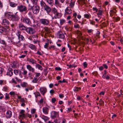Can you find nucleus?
<instances>
[{
    "mask_svg": "<svg viewBox=\"0 0 123 123\" xmlns=\"http://www.w3.org/2000/svg\"><path fill=\"white\" fill-rule=\"evenodd\" d=\"M35 66L37 68L39 69L40 70H43V68L39 64H37L36 63V65Z\"/></svg>",
    "mask_w": 123,
    "mask_h": 123,
    "instance_id": "nucleus-29",
    "label": "nucleus"
},
{
    "mask_svg": "<svg viewBox=\"0 0 123 123\" xmlns=\"http://www.w3.org/2000/svg\"><path fill=\"white\" fill-rule=\"evenodd\" d=\"M55 92L54 90H51L50 91V93L52 94L54 93Z\"/></svg>",
    "mask_w": 123,
    "mask_h": 123,
    "instance_id": "nucleus-64",
    "label": "nucleus"
},
{
    "mask_svg": "<svg viewBox=\"0 0 123 123\" xmlns=\"http://www.w3.org/2000/svg\"><path fill=\"white\" fill-rule=\"evenodd\" d=\"M52 48L53 49H55V46L54 45H52L49 48V49H51Z\"/></svg>",
    "mask_w": 123,
    "mask_h": 123,
    "instance_id": "nucleus-48",
    "label": "nucleus"
},
{
    "mask_svg": "<svg viewBox=\"0 0 123 123\" xmlns=\"http://www.w3.org/2000/svg\"><path fill=\"white\" fill-rule=\"evenodd\" d=\"M9 31V26H7L5 27H0V32L1 33H4V34H7Z\"/></svg>",
    "mask_w": 123,
    "mask_h": 123,
    "instance_id": "nucleus-4",
    "label": "nucleus"
},
{
    "mask_svg": "<svg viewBox=\"0 0 123 123\" xmlns=\"http://www.w3.org/2000/svg\"><path fill=\"white\" fill-rule=\"evenodd\" d=\"M59 97L61 98H62L64 97V95L63 94H60L59 95Z\"/></svg>",
    "mask_w": 123,
    "mask_h": 123,
    "instance_id": "nucleus-63",
    "label": "nucleus"
},
{
    "mask_svg": "<svg viewBox=\"0 0 123 123\" xmlns=\"http://www.w3.org/2000/svg\"><path fill=\"white\" fill-rule=\"evenodd\" d=\"M36 110L34 109H33L32 110V111L31 113L32 114H33L35 113Z\"/></svg>",
    "mask_w": 123,
    "mask_h": 123,
    "instance_id": "nucleus-61",
    "label": "nucleus"
},
{
    "mask_svg": "<svg viewBox=\"0 0 123 123\" xmlns=\"http://www.w3.org/2000/svg\"><path fill=\"white\" fill-rule=\"evenodd\" d=\"M0 43H1L3 44L4 45H6L5 41L3 40H0Z\"/></svg>",
    "mask_w": 123,
    "mask_h": 123,
    "instance_id": "nucleus-38",
    "label": "nucleus"
},
{
    "mask_svg": "<svg viewBox=\"0 0 123 123\" xmlns=\"http://www.w3.org/2000/svg\"><path fill=\"white\" fill-rule=\"evenodd\" d=\"M49 109L47 107H44L43 109V111L44 113L47 114L48 113Z\"/></svg>",
    "mask_w": 123,
    "mask_h": 123,
    "instance_id": "nucleus-23",
    "label": "nucleus"
},
{
    "mask_svg": "<svg viewBox=\"0 0 123 123\" xmlns=\"http://www.w3.org/2000/svg\"><path fill=\"white\" fill-rule=\"evenodd\" d=\"M55 69L56 70H60L61 69V68L60 67H56Z\"/></svg>",
    "mask_w": 123,
    "mask_h": 123,
    "instance_id": "nucleus-56",
    "label": "nucleus"
},
{
    "mask_svg": "<svg viewBox=\"0 0 123 123\" xmlns=\"http://www.w3.org/2000/svg\"><path fill=\"white\" fill-rule=\"evenodd\" d=\"M8 41L10 43L12 42V43H13L14 44V43L13 42H14V40H13V39L12 37L11 38L10 37H8Z\"/></svg>",
    "mask_w": 123,
    "mask_h": 123,
    "instance_id": "nucleus-24",
    "label": "nucleus"
},
{
    "mask_svg": "<svg viewBox=\"0 0 123 123\" xmlns=\"http://www.w3.org/2000/svg\"><path fill=\"white\" fill-rule=\"evenodd\" d=\"M6 111V109L4 107L0 106V112L2 111L4 112H5Z\"/></svg>",
    "mask_w": 123,
    "mask_h": 123,
    "instance_id": "nucleus-36",
    "label": "nucleus"
},
{
    "mask_svg": "<svg viewBox=\"0 0 123 123\" xmlns=\"http://www.w3.org/2000/svg\"><path fill=\"white\" fill-rule=\"evenodd\" d=\"M41 118L43 119L45 122L47 121L49 119V118L48 117L44 116L41 117Z\"/></svg>",
    "mask_w": 123,
    "mask_h": 123,
    "instance_id": "nucleus-34",
    "label": "nucleus"
},
{
    "mask_svg": "<svg viewBox=\"0 0 123 123\" xmlns=\"http://www.w3.org/2000/svg\"><path fill=\"white\" fill-rule=\"evenodd\" d=\"M74 27L75 28H78L79 27V25L78 24L75 25H74Z\"/></svg>",
    "mask_w": 123,
    "mask_h": 123,
    "instance_id": "nucleus-53",
    "label": "nucleus"
},
{
    "mask_svg": "<svg viewBox=\"0 0 123 123\" xmlns=\"http://www.w3.org/2000/svg\"><path fill=\"white\" fill-rule=\"evenodd\" d=\"M3 69L1 67H0V74H1L3 71Z\"/></svg>",
    "mask_w": 123,
    "mask_h": 123,
    "instance_id": "nucleus-49",
    "label": "nucleus"
},
{
    "mask_svg": "<svg viewBox=\"0 0 123 123\" xmlns=\"http://www.w3.org/2000/svg\"><path fill=\"white\" fill-rule=\"evenodd\" d=\"M17 97H18V99H20L21 100H24V98H21V96H18Z\"/></svg>",
    "mask_w": 123,
    "mask_h": 123,
    "instance_id": "nucleus-59",
    "label": "nucleus"
},
{
    "mask_svg": "<svg viewBox=\"0 0 123 123\" xmlns=\"http://www.w3.org/2000/svg\"><path fill=\"white\" fill-rule=\"evenodd\" d=\"M52 12L55 15L54 17L55 19L59 18L58 16L59 13L58 12L57 10L55 8H53V9L52 10Z\"/></svg>",
    "mask_w": 123,
    "mask_h": 123,
    "instance_id": "nucleus-9",
    "label": "nucleus"
},
{
    "mask_svg": "<svg viewBox=\"0 0 123 123\" xmlns=\"http://www.w3.org/2000/svg\"><path fill=\"white\" fill-rule=\"evenodd\" d=\"M5 98L6 99H10L9 97V95L7 94V93H6V95H5Z\"/></svg>",
    "mask_w": 123,
    "mask_h": 123,
    "instance_id": "nucleus-42",
    "label": "nucleus"
},
{
    "mask_svg": "<svg viewBox=\"0 0 123 123\" xmlns=\"http://www.w3.org/2000/svg\"><path fill=\"white\" fill-rule=\"evenodd\" d=\"M40 23L44 25H47L49 23V20L46 19L42 18L40 20Z\"/></svg>",
    "mask_w": 123,
    "mask_h": 123,
    "instance_id": "nucleus-6",
    "label": "nucleus"
},
{
    "mask_svg": "<svg viewBox=\"0 0 123 123\" xmlns=\"http://www.w3.org/2000/svg\"><path fill=\"white\" fill-rule=\"evenodd\" d=\"M87 64L86 63V62H85L83 63V66L85 68H86L87 66Z\"/></svg>",
    "mask_w": 123,
    "mask_h": 123,
    "instance_id": "nucleus-57",
    "label": "nucleus"
},
{
    "mask_svg": "<svg viewBox=\"0 0 123 123\" xmlns=\"http://www.w3.org/2000/svg\"><path fill=\"white\" fill-rule=\"evenodd\" d=\"M103 67H104L105 68L107 69L108 68V67L106 65V64H104L103 65Z\"/></svg>",
    "mask_w": 123,
    "mask_h": 123,
    "instance_id": "nucleus-58",
    "label": "nucleus"
},
{
    "mask_svg": "<svg viewBox=\"0 0 123 123\" xmlns=\"http://www.w3.org/2000/svg\"><path fill=\"white\" fill-rule=\"evenodd\" d=\"M28 61L30 62L32 64H36L35 62L36 61L32 58H30L29 59Z\"/></svg>",
    "mask_w": 123,
    "mask_h": 123,
    "instance_id": "nucleus-28",
    "label": "nucleus"
},
{
    "mask_svg": "<svg viewBox=\"0 0 123 123\" xmlns=\"http://www.w3.org/2000/svg\"><path fill=\"white\" fill-rule=\"evenodd\" d=\"M25 111L23 110H21L19 112V117H28V115L24 113Z\"/></svg>",
    "mask_w": 123,
    "mask_h": 123,
    "instance_id": "nucleus-10",
    "label": "nucleus"
},
{
    "mask_svg": "<svg viewBox=\"0 0 123 123\" xmlns=\"http://www.w3.org/2000/svg\"><path fill=\"white\" fill-rule=\"evenodd\" d=\"M41 6L43 7L44 8L45 6L47 5L42 0L40 1Z\"/></svg>",
    "mask_w": 123,
    "mask_h": 123,
    "instance_id": "nucleus-26",
    "label": "nucleus"
},
{
    "mask_svg": "<svg viewBox=\"0 0 123 123\" xmlns=\"http://www.w3.org/2000/svg\"><path fill=\"white\" fill-rule=\"evenodd\" d=\"M38 80V78H37L34 77V79L32 80V82L33 83H37V81Z\"/></svg>",
    "mask_w": 123,
    "mask_h": 123,
    "instance_id": "nucleus-32",
    "label": "nucleus"
},
{
    "mask_svg": "<svg viewBox=\"0 0 123 123\" xmlns=\"http://www.w3.org/2000/svg\"><path fill=\"white\" fill-rule=\"evenodd\" d=\"M74 2H71L70 3L69 6L71 8H73L74 6Z\"/></svg>",
    "mask_w": 123,
    "mask_h": 123,
    "instance_id": "nucleus-39",
    "label": "nucleus"
},
{
    "mask_svg": "<svg viewBox=\"0 0 123 123\" xmlns=\"http://www.w3.org/2000/svg\"><path fill=\"white\" fill-rule=\"evenodd\" d=\"M26 56L25 55H22L20 56L19 57L20 58H23L25 57Z\"/></svg>",
    "mask_w": 123,
    "mask_h": 123,
    "instance_id": "nucleus-60",
    "label": "nucleus"
},
{
    "mask_svg": "<svg viewBox=\"0 0 123 123\" xmlns=\"http://www.w3.org/2000/svg\"><path fill=\"white\" fill-rule=\"evenodd\" d=\"M3 7V4L2 2L0 0V8H2Z\"/></svg>",
    "mask_w": 123,
    "mask_h": 123,
    "instance_id": "nucleus-51",
    "label": "nucleus"
},
{
    "mask_svg": "<svg viewBox=\"0 0 123 123\" xmlns=\"http://www.w3.org/2000/svg\"><path fill=\"white\" fill-rule=\"evenodd\" d=\"M17 12H16L14 14L12 12H7L6 13L5 15L8 19L12 21H17L19 19L18 15L17 14Z\"/></svg>",
    "mask_w": 123,
    "mask_h": 123,
    "instance_id": "nucleus-1",
    "label": "nucleus"
},
{
    "mask_svg": "<svg viewBox=\"0 0 123 123\" xmlns=\"http://www.w3.org/2000/svg\"><path fill=\"white\" fill-rule=\"evenodd\" d=\"M21 85L23 87H25L26 86V84L25 83H24L21 84Z\"/></svg>",
    "mask_w": 123,
    "mask_h": 123,
    "instance_id": "nucleus-52",
    "label": "nucleus"
},
{
    "mask_svg": "<svg viewBox=\"0 0 123 123\" xmlns=\"http://www.w3.org/2000/svg\"><path fill=\"white\" fill-rule=\"evenodd\" d=\"M43 102V100H39V101H37L38 104H39V105H40V104H42Z\"/></svg>",
    "mask_w": 123,
    "mask_h": 123,
    "instance_id": "nucleus-43",
    "label": "nucleus"
},
{
    "mask_svg": "<svg viewBox=\"0 0 123 123\" xmlns=\"http://www.w3.org/2000/svg\"><path fill=\"white\" fill-rule=\"evenodd\" d=\"M99 103L100 105H102L104 104V102L103 100H99Z\"/></svg>",
    "mask_w": 123,
    "mask_h": 123,
    "instance_id": "nucleus-44",
    "label": "nucleus"
},
{
    "mask_svg": "<svg viewBox=\"0 0 123 123\" xmlns=\"http://www.w3.org/2000/svg\"><path fill=\"white\" fill-rule=\"evenodd\" d=\"M23 22L26 25H30L31 23L30 20L28 18H23Z\"/></svg>",
    "mask_w": 123,
    "mask_h": 123,
    "instance_id": "nucleus-7",
    "label": "nucleus"
},
{
    "mask_svg": "<svg viewBox=\"0 0 123 123\" xmlns=\"http://www.w3.org/2000/svg\"><path fill=\"white\" fill-rule=\"evenodd\" d=\"M21 32L20 31H18L17 32V35L18 37L20 36V35H21L20 33Z\"/></svg>",
    "mask_w": 123,
    "mask_h": 123,
    "instance_id": "nucleus-55",
    "label": "nucleus"
},
{
    "mask_svg": "<svg viewBox=\"0 0 123 123\" xmlns=\"http://www.w3.org/2000/svg\"><path fill=\"white\" fill-rule=\"evenodd\" d=\"M17 9L21 12L26 11L27 9L26 6L22 5L18 6Z\"/></svg>",
    "mask_w": 123,
    "mask_h": 123,
    "instance_id": "nucleus-5",
    "label": "nucleus"
},
{
    "mask_svg": "<svg viewBox=\"0 0 123 123\" xmlns=\"http://www.w3.org/2000/svg\"><path fill=\"white\" fill-rule=\"evenodd\" d=\"M44 9V11H46L48 14H49L51 11V7L47 5L45 6Z\"/></svg>",
    "mask_w": 123,
    "mask_h": 123,
    "instance_id": "nucleus-17",
    "label": "nucleus"
},
{
    "mask_svg": "<svg viewBox=\"0 0 123 123\" xmlns=\"http://www.w3.org/2000/svg\"><path fill=\"white\" fill-rule=\"evenodd\" d=\"M26 67L30 71H31L32 72H34L35 69L34 68H32L31 65H27V66Z\"/></svg>",
    "mask_w": 123,
    "mask_h": 123,
    "instance_id": "nucleus-22",
    "label": "nucleus"
},
{
    "mask_svg": "<svg viewBox=\"0 0 123 123\" xmlns=\"http://www.w3.org/2000/svg\"><path fill=\"white\" fill-rule=\"evenodd\" d=\"M10 6L12 7H14L16 6L17 4L16 3H15L14 2H10Z\"/></svg>",
    "mask_w": 123,
    "mask_h": 123,
    "instance_id": "nucleus-27",
    "label": "nucleus"
},
{
    "mask_svg": "<svg viewBox=\"0 0 123 123\" xmlns=\"http://www.w3.org/2000/svg\"><path fill=\"white\" fill-rule=\"evenodd\" d=\"M9 94L11 96L15 97L16 95L14 92H11Z\"/></svg>",
    "mask_w": 123,
    "mask_h": 123,
    "instance_id": "nucleus-35",
    "label": "nucleus"
},
{
    "mask_svg": "<svg viewBox=\"0 0 123 123\" xmlns=\"http://www.w3.org/2000/svg\"><path fill=\"white\" fill-rule=\"evenodd\" d=\"M14 74L18 76H20L21 75V71L18 70L14 69Z\"/></svg>",
    "mask_w": 123,
    "mask_h": 123,
    "instance_id": "nucleus-21",
    "label": "nucleus"
},
{
    "mask_svg": "<svg viewBox=\"0 0 123 123\" xmlns=\"http://www.w3.org/2000/svg\"><path fill=\"white\" fill-rule=\"evenodd\" d=\"M40 90L41 93L43 95H44L47 91L46 88L44 87H41Z\"/></svg>",
    "mask_w": 123,
    "mask_h": 123,
    "instance_id": "nucleus-12",
    "label": "nucleus"
},
{
    "mask_svg": "<svg viewBox=\"0 0 123 123\" xmlns=\"http://www.w3.org/2000/svg\"><path fill=\"white\" fill-rule=\"evenodd\" d=\"M17 23H11L10 24V25L12 28H14L17 26Z\"/></svg>",
    "mask_w": 123,
    "mask_h": 123,
    "instance_id": "nucleus-30",
    "label": "nucleus"
},
{
    "mask_svg": "<svg viewBox=\"0 0 123 123\" xmlns=\"http://www.w3.org/2000/svg\"><path fill=\"white\" fill-rule=\"evenodd\" d=\"M47 2L51 6H53L54 1L53 0H46Z\"/></svg>",
    "mask_w": 123,
    "mask_h": 123,
    "instance_id": "nucleus-25",
    "label": "nucleus"
},
{
    "mask_svg": "<svg viewBox=\"0 0 123 123\" xmlns=\"http://www.w3.org/2000/svg\"><path fill=\"white\" fill-rule=\"evenodd\" d=\"M64 33H63L61 31H59L57 33L58 37L60 38L64 39L65 37Z\"/></svg>",
    "mask_w": 123,
    "mask_h": 123,
    "instance_id": "nucleus-13",
    "label": "nucleus"
},
{
    "mask_svg": "<svg viewBox=\"0 0 123 123\" xmlns=\"http://www.w3.org/2000/svg\"><path fill=\"white\" fill-rule=\"evenodd\" d=\"M38 0H31L32 4L36 5L37 3Z\"/></svg>",
    "mask_w": 123,
    "mask_h": 123,
    "instance_id": "nucleus-33",
    "label": "nucleus"
},
{
    "mask_svg": "<svg viewBox=\"0 0 123 123\" xmlns=\"http://www.w3.org/2000/svg\"><path fill=\"white\" fill-rule=\"evenodd\" d=\"M29 6H30V9L32 10L34 14H37L39 12L40 8L39 6L37 5L32 6L31 4H29Z\"/></svg>",
    "mask_w": 123,
    "mask_h": 123,
    "instance_id": "nucleus-2",
    "label": "nucleus"
},
{
    "mask_svg": "<svg viewBox=\"0 0 123 123\" xmlns=\"http://www.w3.org/2000/svg\"><path fill=\"white\" fill-rule=\"evenodd\" d=\"M19 28L21 31H25L27 27L24 25L22 23H20L18 24Z\"/></svg>",
    "mask_w": 123,
    "mask_h": 123,
    "instance_id": "nucleus-8",
    "label": "nucleus"
},
{
    "mask_svg": "<svg viewBox=\"0 0 123 123\" xmlns=\"http://www.w3.org/2000/svg\"><path fill=\"white\" fill-rule=\"evenodd\" d=\"M44 29L47 32V33H49V30L48 27H44Z\"/></svg>",
    "mask_w": 123,
    "mask_h": 123,
    "instance_id": "nucleus-37",
    "label": "nucleus"
},
{
    "mask_svg": "<svg viewBox=\"0 0 123 123\" xmlns=\"http://www.w3.org/2000/svg\"><path fill=\"white\" fill-rule=\"evenodd\" d=\"M84 16L86 18H88L89 17V16L88 14H86L84 15Z\"/></svg>",
    "mask_w": 123,
    "mask_h": 123,
    "instance_id": "nucleus-62",
    "label": "nucleus"
},
{
    "mask_svg": "<svg viewBox=\"0 0 123 123\" xmlns=\"http://www.w3.org/2000/svg\"><path fill=\"white\" fill-rule=\"evenodd\" d=\"M12 112L10 111H8L6 112V116L7 118H10L12 116Z\"/></svg>",
    "mask_w": 123,
    "mask_h": 123,
    "instance_id": "nucleus-19",
    "label": "nucleus"
},
{
    "mask_svg": "<svg viewBox=\"0 0 123 123\" xmlns=\"http://www.w3.org/2000/svg\"><path fill=\"white\" fill-rule=\"evenodd\" d=\"M25 31L28 33L31 34H33L34 32V30L31 27H27Z\"/></svg>",
    "mask_w": 123,
    "mask_h": 123,
    "instance_id": "nucleus-11",
    "label": "nucleus"
},
{
    "mask_svg": "<svg viewBox=\"0 0 123 123\" xmlns=\"http://www.w3.org/2000/svg\"><path fill=\"white\" fill-rule=\"evenodd\" d=\"M80 89V87L78 88V87H77L76 88H75V89H74V90L75 91H79Z\"/></svg>",
    "mask_w": 123,
    "mask_h": 123,
    "instance_id": "nucleus-47",
    "label": "nucleus"
},
{
    "mask_svg": "<svg viewBox=\"0 0 123 123\" xmlns=\"http://www.w3.org/2000/svg\"><path fill=\"white\" fill-rule=\"evenodd\" d=\"M35 73L36 74V76H35V77L37 78V77H38L39 76H40L41 75L39 73Z\"/></svg>",
    "mask_w": 123,
    "mask_h": 123,
    "instance_id": "nucleus-40",
    "label": "nucleus"
},
{
    "mask_svg": "<svg viewBox=\"0 0 123 123\" xmlns=\"http://www.w3.org/2000/svg\"><path fill=\"white\" fill-rule=\"evenodd\" d=\"M65 22V20L63 19L60 20V24L61 25H62Z\"/></svg>",
    "mask_w": 123,
    "mask_h": 123,
    "instance_id": "nucleus-41",
    "label": "nucleus"
},
{
    "mask_svg": "<svg viewBox=\"0 0 123 123\" xmlns=\"http://www.w3.org/2000/svg\"><path fill=\"white\" fill-rule=\"evenodd\" d=\"M28 117H20L19 119H20V122L21 123H24L28 121Z\"/></svg>",
    "mask_w": 123,
    "mask_h": 123,
    "instance_id": "nucleus-16",
    "label": "nucleus"
},
{
    "mask_svg": "<svg viewBox=\"0 0 123 123\" xmlns=\"http://www.w3.org/2000/svg\"><path fill=\"white\" fill-rule=\"evenodd\" d=\"M29 47L32 49H36V48L35 46L32 44H30L29 45Z\"/></svg>",
    "mask_w": 123,
    "mask_h": 123,
    "instance_id": "nucleus-31",
    "label": "nucleus"
},
{
    "mask_svg": "<svg viewBox=\"0 0 123 123\" xmlns=\"http://www.w3.org/2000/svg\"><path fill=\"white\" fill-rule=\"evenodd\" d=\"M65 14H70L72 13V10L69 7H67L65 10Z\"/></svg>",
    "mask_w": 123,
    "mask_h": 123,
    "instance_id": "nucleus-18",
    "label": "nucleus"
},
{
    "mask_svg": "<svg viewBox=\"0 0 123 123\" xmlns=\"http://www.w3.org/2000/svg\"><path fill=\"white\" fill-rule=\"evenodd\" d=\"M38 23L37 21H34V24L31 25V26L33 27L34 28L36 29H39L40 27L38 25Z\"/></svg>",
    "mask_w": 123,
    "mask_h": 123,
    "instance_id": "nucleus-14",
    "label": "nucleus"
},
{
    "mask_svg": "<svg viewBox=\"0 0 123 123\" xmlns=\"http://www.w3.org/2000/svg\"><path fill=\"white\" fill-rule=\"evenodd\" d=\"M120 20V18L119 17H117L116 18H115L114 20L116 22Z\"/></svg>",
    "mask_w": 123,
    "mask_h": 123,
    "instance_id": "nucleus-46",
    "label": "nucleus"
},
{
    "mask_svg": "<svg viewBox=\"0 0 123 123\" xmlns=\"http://www.w3.org/2000/svg\"><path fill=\"white\" fill-rule=\"evenodd\" d=\"M49 45V43H45V44L44 45V48H45L47 49L48 46Z\"/></svg>",
    "mask_w": 123,
    "mask_h": 123,
    "instance_id": "nucleus-45",
    "label": "nucleus"
},
{
    "mask_svg": "<svg viewBox=\"0 0 123 123\" xmlns=\"http://www.w3.org/2000/svg\"><path fill=\"white\" fill-rule=\"evenodd\" d=\"M18 37V39H14L13 43H14L17 46H20L21 45V44L20 41L23 40L24 39V38L22 35H20Z\"/></svg>",
    "mask_w": 123,
    "mask_h": 123,
    "instance_id": "nucleus-3",
    "label": "nucleus"
},
{
    "mask_svg": "<svg viewBox=\"0 0 123 123\" xmlns=\"http://www.w3.org/2000/svg\"><path fill=\"white\" fill-rule=\"evenodd\" d=\"M40 94L39 92H37L36 94V97L37 98V97L39 96V97L41 98V97L40 96Z\"/></svg>",
    "mask_w": 123,
    "mask_h": 123,
    "instance_id": "nucleus-54",
    "label": "nucleus"
},
{
    "mask_svg": "<svg viewBox=\"0 0 123 123\" xmlns=\"http://www.w3.org/2000/svg\"><path fill=\"white\" fill-rule=\"evenodd\" d=\"M23 71V74L24 75H26L27 73V71L26 70H25L24 69V70Z\"/></svg>",
    "mask_w": 123,
    "mask_h": 123,
    "instance_id": "nucleus-50",
    "label": "nucleus"
},
{
    "mask_svg": "<svg viewBox=\"0 0 123 123\" xmlns=\"http://www.w3.org/2000/svg\"><path fill=\"white\" fill-rule=\"evenodd\" d=\"M2 25L6 26H8L9 22L6 19L4 18L3 19L2 22Z\"/></svg>",
    "mask_w": 123,
    "mask_h": 123,
    "instance_id": "nucleus-15",
    "label": "nucleus"
},
{
    "mask_svg": "<svg viewBox=\"0 0 123 123\" xmlns=\"http://www.w3.org/2000/svg\"><path fill=\"white\" fill-rule=\"evenodd\" d=\"M13 73V69L11 68H9L7 72V75L11 76L12 75Z\"/></svg>",
    "mask_w": 123,
    "mask_h": 123,
    "instance_id": "nucleus-20",
    "label": "nucleus"
}]
</instances>
